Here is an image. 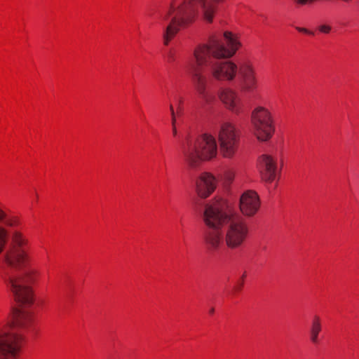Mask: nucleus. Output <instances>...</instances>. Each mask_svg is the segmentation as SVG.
Returning <instances> with one entry per match:
<instances>
[{"label":"nucleus","instance_id":"nucleus-4","mask_svg":"<svg viewBox=\"0 0 359 359\" xmlns=\"http://www.w3.org/2000/svg\"><path fill=\"white\" fill-rule=\"evenodd\" d=\"M216 7L210 0H172L161 15L163 44L168 46L181 28L194 22L198 13L212 22Z\"/></svg>","mask_w":359,"mask_h":359},{"label":"nucleus","instance_id":"nucleus-31","mask_svg":"<svg viewBox=\"0 0 359 359\" xmlns=\"http://www.w3.org/2000/svg\"><path fill=\"white\" fill-rule=\"evenodd\" d=\"M245 274H243L242 278L243 279L245 278Z\"/></svg>","mask_w":359,"mask_h":359},{"label":"nucleus","instance_id":"nucleus-30","mask_svg":"<svg viewBox=\"0 0 359 359\" xmlns=\"http://www.w3.org/2000/svg\"><path fill=\"white\" fill-rule=\"evenodd\" d=\"M34 198H38V194H36V196H34Z\"/></svg>","mask_w":359,"mask_h":359},{"label":"nucleus","instance_id":"nucleus-6","mask_svg":"<svg viewBox=\"0 0 359 359\" xmlns=\"http://www.w3.org/2000/svg\"><path fill=\"white\" fill-rule=\"evenodd\" d=\"M182 159L189 169L197 168L203 161L212 159L217 154L215 137L203 133L196 139L187 137L181 145Z\"/></svg>","mask_w":359,"mask_h":359},{"label":"nucleus","instance_id":"nucleus-2","mask_svg":"<svg viewBox=\"0 0 359 359\" xmlns=\"http://www.w3.org/2000/svg\"><path fill=\"white\" fill-rule=\"evenodd\" d=\"M202 217L207 226L203 234V243L210 254L217 253L223 248L238 250L248 239L250 227L241 216L230 215L217 205L206 204Z\"/></svg>","mask_w":359,"mask_h":359},{"label":"nucleus","instance_id":"nucleus-7","mask_svg":"<svg viewBox=\"0 0 359 359\" xmlns=\"http://www.w3.org/2000/svg\"><path fill=\"white\" fill-rule=\"evenodd\" d=\"M253 131L260 141H267L273 133V118L269 110L264 107H257L251 115Z\"/></svg>","mask_w":359,"mask_h":359},{"label":"nucleus","instance_id":"nucleus-19","mask_svg":"<svg viewBox=\"0 0 359 359\" xmlns=\"http://www.w3.org/2000/svg\"><path fill=\"white\" fill-rule=\"evenodd\" d=\"M318 29H319L320 32L325 33V34H328L331 30V27L329 25H320Z\"/></svg>","mask_w":359,"mask_h":359},{"label":"nucleus","instance_id":"nucleus-23","mask_svg":"<svg viewBox=\"0 0 359 359\" xmlns=\"http://www.w3.org/2000/svg\"><path fill=\"white\" fill-rule=\"evenodd\" d=\"M178 102V106H181L183 103V99L182 97H179L177 100Z\"/></svg>","mask_w":359,"mask_h":359},{"label":"nucleus","instance_id":"nucleus-17","mask_svg":"<svg viewBox=\"0 0 359 359\" xmlns=\"http://www.w3.org/2000/svg\"><path fill=\"white\" fill-rule=\"evenodd\" d=\"M316 0H293L294 3L297 6H305L308 4L313 3Z\"/></svg>","mask_w":359,"mask_h":359},{"label":"nucleus","instance_id":"nucleus-27","mask_svg":"<svg viewBox=\"0 0 359 359\" xmlns=\"http://www.w3.org/2000/svg\"><path fill=\"white\" fill-rule=\"evenodd\" d=\"M181 106H178L177 107V111H178V113H180L181 111Z\"/></svg>","mask_w":359,"mask_h":359},{"label":"nucleus","instance_id":"nucleus-3","mask_svg":"<svg viewBox=\"0 0 359 359\" xmlns=\"http://www.w3.org/2000/svg\"><path fill=\"white\" fill-rule=\"evenodd\" d=\"M28 239L21 232L13 231L11 248L5 257L6 262L13 269L7 273L5 281L15 300L22 304L33 302V292L29 285L39 275V271L34 268L22 267L28 259Z\"/></svg>","mask_w":359,"mask_h":359},{"label":"nucleus","instance_id":"nucleus-24","mask_svg":"<svg viewBox=\"0 0 359 359\" xmlns=\"http://www.w3.org/2000/svg\"><path fill=\"white\" fill-rule=\"evenodd\" d=\"M5 214L4 212L0 209V219H2L5 217Z\"/></svg>","mask_w":359,"mask_h":359},{"label":"nucleus","instance_id":"nucleus-26","mask_svg":"<svg viewBox=\"0 0 359 359\" xmlns=\"http://www.w3.org/2000/svg\"><path fill=\"white\" fill-rule=\"evenodd\" d=\"M214 312H215V309H214V308H211V309H210V311H209V313H210V314H213V313H214Z\"/></svg>","mask_w":359,"mask_h":359},{"label":"nucleus","instance_id":"nucleus-13","mask_svg":"<svg viewBox=\"0 0 359 359\" xmlns=\"http://www.w3.org/2000/svg\"><path fill=\"white\" fill-rule=\"evenodd\" d=\"M321 321L319 316H314L310 328V339L313 344L318 343V335L321 331Z\"/></svg>","mask_w":359,"mask_h":359},{"label":"nucleus","instance_id":"nucleus-9","mask_svg":"<svg viewBox=\"0 0 359 359\" xmlns=\"http://www.w3.org/2000/svg\"><path fill=\"white\" fill-rule=\"evenodd\" d=\"M217 95L219 100L227 109L236 114L241 111V99L236 90L230 87H222Z\"/></svg>","mask_w":359,"mask_h":359},{"label":"nucleus","instance_id":"nucleus-22","mask_svg":"<svg viewBox=\"0 0 359 359\" xmlns=\"http://www.w3.org/2000/svg\"><path fill=\"white\" fill-rule=\"evenodd\" d=\"M172 134L174 136H176L177 135V128H176V126H175V125H172Z\"/></svg>","mask_w":359,"mask_h":359},{"label":"nucleus","instance_id":"nucleus-15","mask_svg":"<svg viewBox=\"0 0 359 359\" xmlns=\"http://www.w3.org/2000/svg\"><path fill=\"white\" fill-rule=\"evenodd\" d=\"M235 177V172L231 169H226L224 172V178L226 182L231 183Z\"/></svg>","mask_w":359,"mask_h":359},{"label":"nucleus","instance_id":"nucleus-18","mask_svg":"<svg viewBox=\"0 0 359 359\" xmlns=\"http://www.w3.org/2000/svg\"><path fill=\"white\" fill-rule=\"evenodd\" d=\"M169 108H170V111L172 125H175L176 123V116H175V112L174 110L173 105L172 104H170Z\"/></svg>","mask_w":359,"mask_h":359},{"label":"nucleus","instance_id":"nucleus-1","mask_svg":"<svg viewBox=\"0 0 359 359\" xmlns=\"http://www.w3.org/2000/svg\"><path fill=\"white\" fill-rule=\"evenodd\" d=\"M236 36L231 32L224 33V42L213 37L208 43L198 45L194 50L188 64V72L198 95L208 101L207 87L210 80L217 82L233 81L236 75L243 92L251 93L258 86L256 68L250 60L236 64L222 58L233 56L238 47Z\"/></svg>","mask_w":359,"mask_h":359},{"label":"nucleus","instance_id":"nucleus-20","mask_svg":"<svg viewBox=\"0 0 359 359\" xmlns=\"http://www.w3.org/2000/svg\"><path fill=\"white\" fill-rule=\"evenodd\" d=\"M167 57H168V62H172V61L175 60V55H174V53L172 50L168 51Z\"/></svg>","mask_w":359,"mask_h":359},{"label":"nucleus","instance_id":"nucleus-8","mask_svg":"<svg viewBox=\"0 0 359 359\" xmlns=\"http://www.w3.org/2000/svg\"><path fill=\"white\" fill-rule=\"evenodd\" d=\"M220 154L225 158L233 159L238 151L239 137L235 127L230 123H223L218 132Z\"/></svg>","mask_w":359,"mask_h":359},{"label":"nucleus","instance_id":"nucleus-16","mask_svg":"<svg viewBox=\"0 0 359 359\" xmlns=\"http://www.w3.org/2000/svg\"><path fill=\"white\" fill-rule=\"evenodd\" d=\"M0 209H1L4 212V214H5V215H6V216H5V217H4V219H0V222H1V221H4H4H5V224H6V225H8V226H11L16 225V224H17V221H16V220H15V219H7V215H6V212H4V211L1 208H0Z\"/></svg>","mask_w":359,"mask_h":359},{"label":"nucleus","instance_id":"nucleus-12","mask_svg":"<svg viewBox=\"0 0 359 359\" xmlns=\"http://www.w3.org/2000/svg\"><path fill=\"white\" fill-rule=\"evenodd\" d=\"M216 187L215 177L207 172L201 174L196 181V191L201 198L208 197L215 191Z\"/></svg>","mask_w":359,"mask_h":359},{"label":"nucleus","instance_id":"nucleus-14","mask_svg":"<svg viewBox=\"0 0 359 359\" xmlns=\"http://www.w3.org/2000/svg\"><path fill=\"white\" fill-rule=\"evenodd\" d=\"M7 231L5 229L0 227V252L3 250L6 242Z\"/></svg>","mask_w":359,"mask_h":359},{"label":"nucleus","instance_id":"nucleus-5","mask_svg":"<svg viewBox=\"0 0 359 359\" xmlns=\"http://www.w3.org/2000/svg\"><path fill=\"white\" fill-rule=\"evenodd\" d=\"M32 323L31 314L22 310L13 313L10 330L0 327V359H18L23 344L22 332Z\"/></svg>","mask_w":359,"mask_h":359},{"label":"nucleus","instance_id":"nucleus-28","mask_svg":"<svg viewBox=\"0 0 359 359\" xmlns=\"http://www.w3.org/2000/svg\"><path fill=\"white\" fill-rule=\"evenodd\" d=\"M212 1H215V3H219V2L222 1L223 0H212Z\"/></svg>","mask_w":359,"mask_h":359},{"label":"nucleus","instance_id":"nucleus-21","mask_svg":"<svg viewBox=\"0 0 359 359\" xmlns=\"http://www.w3.org/2000/svg\"><path fill=\"white\" fill-rule=\"evenodd\" d=\"M296 29L298 30L300 32H303V33H306V34H313L312 32H310L307 29L303 28V27H297Z\"/></svg>","mask_w":359,"mask_h":359},{"label":"nucleus","instance_id":"nucleus-11","mask_svg":"<svg viewBox=\"0 0 359 359\" xmlns=\"http://www.w3.org/2000/svg\"><path fill=\"white\" fill-rule=\"evenodd\" d=\"M258 167L262 179L268 182H273L276 176L277 162L272 156L262 155L258 160Z\"/></svg>","mask_w":359,"mask_h":359},{"label":"nucleus","instance_id":"nucleus-29","mask_svg":"<svg viewBox=\"0 0 359 359\" xmlns=\"http://www.w3.org/2000/svg\"><path fill=\"white\" fill-rule=\"evenodd\" d=\"M34 198H38V194H36V196H34Z\"/></svg>","mask_w":359,"mask_h":359},{"label":"nucleus","instance_id":"nucleus-10","mask_svg":"<svg viewBox=\"0 0 359 359\" xmlns=\"http://www.w3.org/2000/svg\"><path fill=\"white\" fill-rule=\"evenodd\" d=\"M260 208V200L257 192L252 190L244 191L239 201V208L242 214L245 217H252Z\"/></svg>","mask_w":359,"mask_h":359},{"label":"nucleus","instance_id":"nucleus-25","mask_svg":"<svg viewBox=\"0 0 359 359\" xmlns=\"http://www.w3.org/2000/svg\"><path fill=\"white\" fill-rule=\"evenodd\" d=\"M243 281H242V282L241 283V284H240V285H238V288H236V290H240L241 289L242 286H243Z\"/></svg>","mask_w":359,"mask_h":359}]
</instances>
